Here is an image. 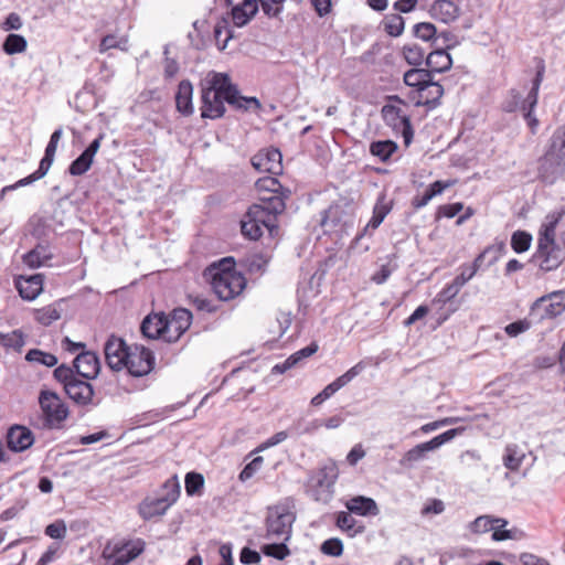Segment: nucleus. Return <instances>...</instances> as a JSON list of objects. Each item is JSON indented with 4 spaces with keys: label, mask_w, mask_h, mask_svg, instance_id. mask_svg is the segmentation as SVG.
<instances>
[{
    "label": "nucleus",
    "mask_w": 565,
    "mask_h": 565,
    "mask_svg": "<svg viewBox=\"0 0 565 565\" xmlns=\"http://www.w3.org/2000/svg\"><path fill=\"white\" fill-rule=\"evenodd\" d=\"M397 148V143L393 140H377L370 145V152L385 162L396 152Z\"/></svg>",
    "instance_id": "obj_37"
},
{
    "label": "nucleus",
    "mask_w": 565,
    "mask_h": 565,
    "mask_svg": "<svg viewBox=\"0 0 565 565\" xmlns=\"http://www.w3.org/2000/svg\"><path fill=\"white\" fill-rule=\"evenodd\" d=\"M25 344L24 334L20 330L10 333H0V345L20 351Z\"/></svg>",
    "instance_id": "obj_44"
},
{
    "label": "nucleus",
    "mask_w": 565,
    "mask_h": 565,
    "mask_svg": "<svg viewBox=\"0 0 565 565\" xmlns=\"http://www.w3.org/2000/svg\"><path fill=\"white\" fill-rule=\"evenodd\" d=\"M170 508L171 505H169L160 495L156 498L147 497L140 502L138 512L143 520H151L156 516L166 514Z\"/></svg>",
    "instance_id": "obj_24"
},
{
    "label": "nucleus",
    "mask_w": 565,
    "mask_h": 565,
    "mask_svg": "<svg viewBox=\"0 0 565 565\" xmlns=\"http://www.w3.org/2000/svg\"><path fill=\"white\" fill-rule=\"evenodd\" d=\"M39 403L47 427L57 428L67 418L68 409L56 393L41 392Z\"/></svg>",
    "instance_id": "obj_8"
},
{
    "label": "nucleus",
    "mask_w": 565,
    "mask_h": 565,
    "mask_svg": "<svg viewBox=\"0 0 565 565\" xmlns=\"http://www.w3.org/2000/svg\"><path fill=\"white\" fill-rule=\"evenodd\" d=\"M435 450L429 441L416 445L409 449L401 459L399 463L404 468H413L415 463L424 460L429 451Z\"/></svg>",
    "instance_id": "obj_33"
},
{
    "label": "nucleus",
    "mask_w": 565,
    "mask_h": 565,
    "mask_svg": "<svg viewBox=\"0 0 565 565\" xmlns=\"http://www.w3.org/2000/svg\"><path fill=\"white\" fill-rule=\"evenodd\" d=\"M339 477V469L333 460H328L318 470L313 471L308 480V493L317 502L328 503L334 494V484Z\"/></svg>",
    "instance_id": "obj_4"
},
{
    "label": "nucleus",
    "mask_w": 565,
    "mask_h": 565,
    "mask_svg": "<svg viewBox=\"0 0 565 565\" xmlns=\"http://www.w3.org/2000/svg\"><path fill=\"white\" fill-rule=\"evenodd\" d=\"M382 116L387 126L402 132L405 142L408 143L413 137L412 125L405 111L395 105H385L382 108Z\"/></svg>",
    "instance_id": "obj_13"
},
{
    "label": "nucleus",
    "mask_w": 565,
    "mask_h": 565,
    "mask_svg": "<svg viewBox=\"0 0 565 565\" xmlns=\"http://www.w3.org/2000/svg\"><path fill=\"white\" fill-rule=\"evenodd\" d=\"M531 243L532 235L526 231H515L511 236V247L518 254L529 250Z\"/></svg>",
    "instance_id": "obj_45"
},
{
    "label": "nucleus",
    "mask_w": 565,
    "mask_h": 565,
    "mask_svg": "<svg viewBox=\"0 0 565 565\" xmlns=\"http://www.w3.org/2000/svg\"><path fill=\"white\" fill-rule=\"evenodd\" d=\"M501 523V526H505L508 521L500 518H492L489 515L478 516L471 524V530L476 533H486L493 531L495 524Z\"/></svg>",
    "instance_id": "obj_40"
},
{
    "label": "nucleus",
    "mask_w": 565,
    "mask_h": 565,
    "mask_svg": "<svg viewBox=\"0 0 565 565\" xmlns=\"http://www.w3.org/2000/svg\"><path fill=\"white\" fill-rule=\"evenodd\" d=\"M258 203L253 204L248 209L250 217L264 225L266 230L273 233L276 230V216L284 212L286 204L281 195H262Z\"/></svg>",
    "instance_id": "obj_6"
},
{
    "label": "nucleus",
    "mask_w": 565,
    "mask_h": 565,
    "mask_svg": "<svg viewBox=\"0 0 565 565\" xmlns=\"http://www.w3.org/2000/svg\"><path fill=\"white\" fill-rule=\"evenodd\" d=\"M264 228V225L254 221V217H250L248 212H246L244 218L241 221L242 234L249 239H258Z\"/></svg>",
    "instance_id": "obj_42"
},
{
    "label": "nucleus",
    "mask_w": 565,
    "mask_h": 565,
    "mask_svg": "<svg viewBox=\"0 0 565 565\" xmlns=\"http://www.w3.org/2000/svg\"><path fill=\"white\" fill-rule=\"evenodd\" d=\"M507 250V245L503 241L495 242L488 246L481 254L477 256L475 262L479 264L481 268L483 263L487 262V266L493 265Z\"/></svg>",
    "instance_id": "obj_35"
},
{
    "label": "nucleus",
    "mask_w": 565,
    "mask_h": 565,
    "mask_svg": "<svg viewBox=\"0 0 565 565\" xmlns=\"http://www.w3.org/2000/svg\"><path fill=\"white\" fill-rule=\"evenodd\" d=\"M318 351V344L316 342H311L308 347L302 348L291 354V362H296L298 365L300 362H302L305 359L311 356Z\"/></svg>",
    "instance_id": "obj_62"
},
{
    "label": "nucleus",
    "mask_w": 565,
    "mask_h": 565,
    "mask_svg": "<svg viewBox=\"0 0 565 565\" xmlns=\"http://www.w3.org/2000/svg\"><path fill=\"white\" fill-rule=\"evenodd\" d=\"M193 86L189 81H181L175 95L177 109L181 114L189 116L193 113L192 105Z\"/></svg>",
    "instance_id": "obj_30"
},
{
    "label": "nucleus",
    "mask_w": 565,
    "mask_h": 565,
    "mask_svg": "<svg viewBox=\"0 0 565 565\" xmlns=\"http://www.w3.org/2000/svg\"><path fill=\"white\" fill-rule=\"evenodd\" d=\"M544 72H545V66H544L543 62L541 61L540 65L537 66L535 77L532 82V87L529 92V102L532 107H536V105H537L539 90H540V86L543 82Z\"/></svg>",
    "instance_id": "obj_50"
},
{
    "label": "nucleus",
    "mask_w": 565,
    "mask_h": 565,
    "mask_svg": "<svg viewBox=\"0 0 565 565\" xmlns=\"http://www.w3.org/2000/svg\"><path fill=\"white\" fill-rule=\"evenodd\" d=\"M364 370L362 362L356 363L354 366L349 369L341 376L337 377L333 382L328 384L319 394L312 397L311 404L313 406L321 405L324 401L329 399L340 388L349 384L354 377H356Z\"/></svg>",
    "instance_id": "obj_16"
},
{
    "label": "nucleus",
    "mask_w": 565,
    "mask_h": 565,
    "mask_svg": "<svg viewBox=\"0 0 565 565\" xmlns=\"http://www.w3.org/2000/svg\"><path fill=\"white\" fill-rule=\"evenodd\" d=\"M429 13L435 20L449 23L458 18L459 8L450 0H437L430 7Z\"/></svg>",
    "instance_id": "obj_25"
},
{
    "label": "nucleus",
    "mask_w": 565,
    "mask_h": 565,
    "mask_svg": "<svg viewBox=\"0 0 565 565\" xmlns=\"http://www.w3.org/2000/svg\"><path fill=\"white\" fill-rule=\"evenodd\" d=\"M54 377L66 387L67 383H72L77 376L74 370L67 365H60L54 370Z\"/></svg>",
    "instance_id": "obj_54"
},
{
    "label": "nucleus",
    "mask_w": 565,
    "mask_h": 565,
    "mask_svg": "<svg viewBox=\"0 0 565 565\" xmlns=\"http://www.w3.org/2000/svg\"><path fill=\"white\" fill-rule=\"evenodd\" d=\"M145 546L141 539L107 542L102 552L100 565H128L143 552Z\"/></svg>",
    "instance_id": "obj_5"
},
{
    "label": "nucleus",
    "mask_w": 565,
    "mask_h": 565,
    "mask_svg": "<svg viewBox=\"0 0 565 565\" xmlns=\"http://www.w3.org/2000/svg\"><path fill=\"white\" fill-rule=\"evenodd\" d=\"M426 64L430 74L433 72L441 73L451 67V56L443 49L430 52L426 57Z\"/></svg>",
    "instance_id": "obj_32"
},
{
    "label": "nucleus",
    "mask_w": 565,
    "mask_h": 565,
    "mask_svg": "<svg viewBox=\"0 0 565 565\" xmlns=\"http://www.w3.org/2000/svg\"><path fill=\"white\" fill-rule=\"evenodd\" d=\"M204 486V477L199 472H189L185 476V491L188 495H200Z\"/></svg>",
    "instance_id": "obj_48"
},
{
    "label": "nucleus",
    "mask_w": 565,
    "mask_h": 565,
    "mask_svg": "<svg viewBox=\"0 0 565 565\" xmlns=\"http://www.w3.org/2000/svg\"><path fill=\"white\" fill-rule=\"evenodd\" d=\"M562 298L561 294L553 292L536 299L531 307L530 316L539 321L559 316L565 310L561 302Z\"/></svg>",
    "instance_id": "obj_12"
},
{
    "label": "nucleus",
    "mask_w": 565,
    "mask_h": 565,
    "mask_svg": "<svg viewBox=\"0 0 565 565\" xmlns=\"http://www.w3.org/2000/svg\"><path fill=\"white\" fill-rule=\"evenodd\" d=\"M255 188L257 192L259 193V196L262 195H281L282 201L285 202V199L289 198L290 190L285 189L277 178L273 177H264L259 178L256 183Z\"/></svg>",
    "instance_id": "obj_28"
},
{
    "label": "nucleus",
    "mask_w": 565,
    "mask_h": 565,
    "mask_svg": "<svg viewBox=\"0 0 565 565\" xmlns=\"http://www.w3.org/2000/svg\"><path fill=\"white\" fill-rule=\"evenodd\" d=\"M154 366L153 353L145 347L134 345L124 367L130 375L141 377L151 372Z\"/></svg>",
    "instance_id": "obj_10"
},
{
    "label": "nucleus",
    "mask_w": 565,
    "mask_h": 565,
    "mask_svg": "<svg viewBox=\"0 0 565 565\" xmlns=\"http://www.w3.org/2000/svg\"><path fill=\"white\" fill-rule=\"evenodd\" d=\"M25 360L31 363L41 364L47 367H53L57 364V358L49 352L39 349H31L25 355Z\"/></svg>",
    "instance_id": "obj_43"
},
{
    "label": "nucleus",
    "mask_w": 565,
    "mask_h": 565,
    "mask_svg": "<svg viewBox=\"0 0 565 565\" xmlns=\"http://www.w3.org/2000/svg\"><path fill=\"white\" fill-rule=\"evenodd\" d=\"M15 287L25 300H34L43 289V276L35 274L29 277H19L15 281Z\"/></svg>",
    "instance_id": "obj_21"
},
{
    "label": "nucleus",
    "mask_w": 565,
    "mask_h": 565,
    "mask_svg": "<svg viewBox=\"0 0 565 565\" xmlns=\"http://www.w3.org/2000/svg\"><path fill=\"white\" fill-rule=\"evenodd\" d=\"M74 369L77 375L86 380L95 379L100 369L99 359L94 352H82L74 360Z\"/></svg>",
    "instance_id": "obj_19"
},
{
    "label": "nucleus",
    "mask_w": 565,
    "mask_h": 565,
    "mask_svg": "<svg viewBox=\"0 0 565 565\" xmlns=\"http://www.w3.org/2000/svg\"><path fill=\"white\" fill-rule=\"evenodd\" d=\"M201 116L202 118L218 119L225 114L226 102L236 109L249 110L260 108L256 97L242 96L237 86L232 84L228 74L210 72L201 81Z\"/></svg>",
    "instance_id": "obj_1"
},
{
    "label": "nucleus",
    "mask_w": 565,
    "mask_h": 565,
    "mask_svg": "<svg viewBox=\"0 0 565 565\" xmlns=\"http://www.w3.org/2000/svg\"><path fill=\"white\" fill-rule=\"evenodd\" d=\"M392 210V202L386 199L385 193H381L377 196L376 203L373 207L374 214H380L384 217L391 212Z\"/></svg>",
    "instance_id": "obj_63"
},
{
    "label": "nucleus",
    "mask_w": 565,
    "mask_h": 565,
    "mask_svg": "<svg viewBox=\"0 0 565 565\" xmlns=\"http://www.w3.org/2000/svg\"><path fill=\"white\" fill-rule=\"evenodd\" d=\"M565 163H559L556 158L548 156V151L539 159L537 178L545 184H553L562 174Z\"/></svg>",
    "instance_id": "obj_18"
},
{
    "label": "nucleus",
    "mask_w": 565,
    "mask_h": 565,
    "mask_svg": "<svg viewBox=\"0 0 565 565\" xmlns=\"http://www.w3.org/2000/svg\"><path fill=\"white\" fill-rule=\"evenodd\" d=\"M264 462L263 457L254 458L249 463H247L244 469L239 473V480L246 481L254 477V475L259 471Z\"/></svg>",
    "instance_id": "obj_56"
},
{
    "label": "nucleus",
    "mask_w": 565,
    "mask_h": 565,
    "mask_svg": "<svg viewBox=\"0 0 565 565\" xmlns=\"http://www.w3.org/2000/svg\"><path fill=\"white\" fill-rule=\"evenodd\" d=\"M282 156L276 148L258 151L252 157V166L258 172H267L271 175H278L282 172Z\"/></svg>",
    "instance_id": "obj_15"
},
{
    "label": "nucleus",
    "mask_w": 565,
    "mask_h": 565,
    "mask_svg": "<svg viewBox=\"0 0 565 565\" xmlns=\"http://www.w3.org/2000/svg\"><path fill=\"white\" fill-rule=\"evenodd\" d=\"M258 11L256 0H244L231 10V18L235 26L242 28L246 25Z\"/></svg>",
    "instance_id": "obj_26"
},
{
    "label": "nucleus",
    "mask_w": 565,
    "mask_h": 565,
    "mask_svg": "<svg viewBox=\"0 0 565 565\" xmlns=\"http://www.w3.org/2000/svg\"><path fill=\"white\" fill-rule=\"evenodd\" d=\"M167 324H164V313L148 315L141 322L140 330L143 337L148 339L161 338L164 340Z\"/></svg>",
    "instance_id": "obj_23"
},
{
    "label": "nucleus",
    "mask_w": 565,
    "mask_h": 565,
    "mask_svg": "<svg viewBox=\"0 0 565 565\" xmlns=\"http://www.w3.org/2000/svg\"><path fill=\"white\" fill-rule=\"evenodd\" d=\"M104 136L99 135L96 139H94L89 146L70 164L68 172L71 175L77 177L86 173L92 164L95 154L100 148V143Z\"/></svg>",
    "instance_id": "obj_17"
},
{
    "label": "nucleus",
    "mask_w": 565,
    "mask_h": 565,
    "mask_svg": "<svg viewBox=\"0 0 565 565\" xmlns=\"http://www.w3.org/2000/svg\"><path fill=\"white\" fill-rule=\"evenodd\" d=\"M131 347H128L121 338L110 335L105 343L104 352L108 366L119 371L129 358Z\"/></svg>",
    "instance_id": "obj_14"
},
{
    "label": "nucleus",
    "mask_w": 565,
    "mask_h": 565,
    "mask_svg": "<svg viewBox=\"0 0 565 565\" xmlns=\"http://www.w3.org/2000/svg\"><path fill=\"white\" fill-rule=\"evenodd\" d=\"M565 260V250L557 243H537L532 262L543 271L557 269Z\"/></svg>",
    "instance_id": "obj_9"
},
{
    "label": "nucleus",
    "mask_w": 565,
    "mask_h": 565,
    "mask_svg": "<svg viewBox=\"0 0 565 565\" xmlns=\"http://www.w3.org/2000/svg\"><path fill=\"white\" fill-rule=\"evenodd\" d=\"M420 92L425 93V104L433 107L439 105V99L444 95L443 86L439 83L434 82L433 78L429 81V84H427V87Z\"/></svg>",
    "instance_id": "obj_46"
},
{
    "label": "nucleus",
    "mask_w": 565,
    "mask_h": 565,
    "mask_svg": "<svg viewBox=\"0 0 565 565\" xmlns=\"http://www.w3.org/2000/svg\"><path fill=\"white\" fill-rule=\"evenodd\" d=\"M480 269L475 260L471 266H463L461 273L452 280L460 289L477 274Z\"/></svg>",
    "instance_id": "obj_53"
},
{
    "label": "nucleus",
    "mask_w": 565,
    "mask_h": 565,
    "mask_svg": "<svg viewBox=\"0 0 565 565\" xmlns=\"http://www.w3.org/2000/svg\"><path fill=\"white\" fill-rule=\"evenodd\" d=\"M403 53L406 62L411 65H420L425 56L424 50L417 45L405 46Z\"/></svg>",
    "instance_id": "obj_52"
},
{
    "label": "nucleus",
    "mask_w": 565,
    "mask_h": 565,
    "mask_svg": "<svg viewBox=\"0 0 565 565\" xmlns=\"http://www.w3.org/2000/svg\"><path fill=\"white\" fill-rule=\"evenodd\" d=\"M519 562L521 565H551L546 559L531 553H522Z\"/></svg>",
    "instance_id": "obj_64"
},
{
    "label": "nucleus",
    "mask_w": 565,
    "mask_h": 565,
    "mask_svg": "<svg viewBox=\"0 0 565 565\" xmlns=\"http://www.w3.org/2000/svg\"><path fill=\"white\" fill-rule=\"evenodd\" d=\"M295 521L296 511L290 499H286L267 509L265 533L262 537L270 543L260 546L264 555L282 561L291 554L287 543L291 539Z\"/></svg>",
    "instance_id": "obj_2"
},
{
    "label": "nucleus",
    "mask_w": 565,
    "mask_h": 565,
    "mask_svg": "<svg viewBox=\"0 0 565 565\" xmlns=\"http://www.w3.org/2000/svg\"><path fill=\"white\" fill-rule=\"evenodd\" d=\"M277 329L271 330L274 338H280L289 329L291 324L290 313L281 312L276 320Z\"/></svg>",
    "instance_id": "obj_59"
},
{
    "label": "nucleus",
    "mask_w": 565,
    "mask_h": 565,
    "mask_svg": "<svg viewBox=\"0 0 565 565\" xmlns=\"http://www.w3.org/2000/svg\"><path fill=\"white\" fill-rule=\"evenodd\" d=\"M22 25H23V23H22L21 17L15 12H11L8 14L6 20L3 22H1L0 28L3 31H11V30H20L22 28Z\"/></svg>",
    "instance_id": "obj_61"
},
{
    "label": "nucleus",
    "mask_w": 565,
    "mask_h": 565,
    "mask_svg": "<svg viewBox=\"0 0 565 565\" xmlns=\"http://www.w3.org/2000/svg\"><path fill=\"white\" fill-rule=\"evenodd\" d=\"M126 44H127L126 39L117 40V38L115 35L108 34L102 39L100 45H99V51L106 52V51H108L110 49H115V47H119V49L124 50Z\"/></svg>",
    "instance_id": "obj_58"
},
{
    "label": "nucleus",
    "mask_w": 565,
    "mask_h": 565,
    "mask_svg": "<svg viewBox=\"0 0 565 565\" xmlns=\"http://www.w3.org/2000/svg\"><path fill=\"white\" fill-rule=\"evenodd\" d=\"M28 47L26 39L21 34L10 33L2 43V50L8 55L23 53Z\"/></svg>",
    "instance_id": "obj_39"
},
{
    "label": "nucleus",
    "mask_w": 565,
    "mask_h": 565,
    "mask_svg": "<svg viewBox=\"0 0 565 565\" xmlns=\"http://www.w3.org/2000/svg\"><path fill=\"white\" fill-rule=\"evenodd\" d=\"M384 30L391 36H399L404 31V20L399 14H390L384 19Z\"/></svg>",
    "instance_id": "obj_49"
},
{
    "label": "nucleus",
    "mask_w": 565,
    "mask_h": 565,
    "mask_svg": "<svg viewBox=\"0 0 565 565\" xmlns=\"http://www.w3.org/2000/svg\"><path fill=\"white\" fill-rule=\"evenodd\" d=\"M436 33V28L434 24L428 22H422L414 25V34L416 38L422 39L424 41H429Z\"/></svg>",
    "instance_id": "obj_55"
},
{
    "label": "nucleus",
    "mask_w": 565,
    "mask_h": 565,
    "mask_svg": "<svg viewBox=\"0 0 565 565\" xmlns=\"http://www.w3.org/2000/svg\"><path fill=\"white\" fill-rule=\"evenodd\" d=\"M53 258V252L47 244H38L23 255V263L31 268L46 266Z\"/></svg>",
    "instance_id": "obj_27"
},
{
    "label": "nucleus",
    "mask_w": 565,
    "mask_h": 565,
    "mask_svg": "<svg viewBox=\"0 0 565 565\" xmlns=\"http://www.w3.org/2000/svg\"><path fill=\"white\" fill-rule=\"evenodd\" d=\"M531 328V322L527 320H518L512 323H509L504 331L509 337H516Z\"/></svg>",
    "instance_id": "obj_60"
},
{
    "label": "nucleus",
    "mask_w": 565,
    "mask_h": 565,
    "mask_svg": "<svg viewBox=\"0 0 565 565\" xmlns=\"http://www.w3.org/2000/svg\"><path fill=\"white\" fill-rule=\"evenodd\" d=\"M181 493V486L177 476L169 478L161 487L159 495L164 499L169 505H173Z\"/></svg>",
    "instance_id": "obj_38"
},
{
    "label": "nucleus",
    "mask_w": 565,
    "mask_h": 565,
    "mask_svg": "<svg viewBox=\"0 0 565 565\" xmlns=\"http://www.w3.org/2000/svg\"><path fill=\"white\" fill-rule=\"evenodd\" d=\"M525 457V452L522 451L518 445L509 444L504 449L503 465L505 468L516 471L521 467Z\"/></svg>",
    "instance_id": "obj_36"
},
{
    "label": "nucleus",
    "mask_w": 565,
    "mask_h": 565,
    "mask_svg": "<svg viewBox=\"0 0 565 565\" xmlns=\"http://www.w3.org/2000/svg\"><path fill=\"white\" fill-rule=\"evenodd\" d=\"M214 36L221 50H224L230 39H232V31L228 29V20L222 18L214 28Z\"/></svg>",
    "instance_id": "obj_47"
},
{
    "label": "nucleus",
    "mask_w": 565,
    "mask_h": 565,
    "mask_svg": "<svg viewBox=\"0 0 565 565\" xmlns=\"http://www.w3.org/2000/svg\"><path fill=\"white\" fill-rule=\"evenodd\" d=\"M44 532L51 539L62 540L66 535V524L62 520L55 521L49 524Z\"/></svg>",
    "instance_id": "obj_57"
},
{
    "label": "nucleus",
    "mask_w": 565,
    "mask_h": 565,
    "mask_svg": "<svg viewBox=\"0 0 565 565\" xmlns=\"http://www.w3.org/2000/svg\"><path fill=\"white\" fill-rule=\"evenodd\" d=\"M7 443L11 450L20 452L33 445L34 437L29 428L24 426H13L8 431Z\"/></svg>",
    "instance_id": "obj_20"
},
{
    "label": "nucleus",
    "mask_w": 565,
    "mask_h": 565,
    "mask_svg": "<svg viewBox=\"0 0 565 565\" xmlns=\"http://www.w3.org/2000/svg\"><path fill=\"white\" fill-rule=\"evenodd\" d=\"M34 318L39 323L43 326H50L52 322L61 318V310L57 307V303L49 305L46 307L36 309L34 311Z\"/></svg>",
    "instance_id": "obj_41"
},
{
    "label": "nucleus",
    "mask_w": 565,
    "mask_h": 565,
    "mask_svg": "<svg viewBox=\"0 0 565 565\" xmlns=\"http://www.w3.org/2000/svg\"><path fill=\"white\" fill-rule=\"evenodd\" d=\"M345 507L351 513H355L359 515H377L380 510L377 508L376 502L372 498L358 495L354 498H351L347 503Z\"/></svg>",
    "instance_id": "obj_29"
},
{
    "label": "nucleus",
    "mask_w": 565,
    "mask_h": 565,
    "mask_svg": "<svg viewBox=\"0 0 565 565\" xmlns=\"http://www.w3.org/2000/svg\"><path fill=\"white\" fill-rule=\"evenodd\" d=\"M431 78L430 72L424 68H411L404 74V83L419 92L427 87Z\"/></svg>",
    "instance_id": "obj_34"
},
{
    "label": "nucleus",
    "mask_w": 565,
    "mask_h": 565,
    "mask_svg": "<svg viewBox=\"0 0 565 565\" xmlns=\"http://www.w3.org/2000/svg\"><path fill=\"white\" fill-rule=\"evenodd\" d=\"M64 390L67 396L78 405H87L93 399V386L78 377L72 383H67Z\"/></svg>",
    "instance_id": "obj_22"
},
{
    "label": "nucleus",
    "mask_w": 565,
    "mask_h": 565,
    "mask_svg": "<svg viewBox=\"0 0 565 565\" xmlns=\"http://www.w3.org/2000/svg\"><path fill=\"white\" fill-rule=\"evenodd\" d=\"M191 323L192 313L188 309L177 308L169 316L164 315V324H167L164 341L169 343L178 341Z\"/></svg>",
    "instance_id": "obj_11"
},
{
    "label": "nucleus",
    "mask_w": 565,
    "mask_h": 565,
    "mask_svg": "<svg viewBox=\"0 0 565 565\" xmlns=\"http://www.w3.org/2000/svg\"><path fill=\"white\" fill-rule=\"evenodd\" d=\"M320 550L326 555L339 557L343 553V543L337 537L328 539L321 544Z\"/></svg>",
    "instance_id": "obj_51"
},
{
    "label": "nucleus",
    "mask_w": 565,
    "mask_h": 565,
    "mask_svg": "<svg viewBox=\"0 0 565 565\" xmlns=\"http://www.w3.org/2000/svg\"><path fill=\"white\" fill-rule=\"evenodd\" d=\"M548 156H553L559 163H565V124L555 129L550 138Z\"/></svg>",
    "instance_id": "obj_31"
},
{
    "label": "nucleus",
    "mask_w": 565,
    "mask_h": 565,
    "mask_svg": "<svg viewBox=\"0 0 565 565\" xmlns=\"http://www.w3.org/2000/svg\"><path fill=\"white\" fill-rule=\"evenodd\" d=\"M234 265L232 257H225L211 264L204 270V277L210 280L211 287L220 300L234 299L246 286L245 277L234 269Z\"/></svg>",
    "instance_id": "obj_3"
},
{
    "label": "nucleus",
    "mask_w": 565,
    "mask_h": 565,
    "mask_svg": "<svg viewBox=\"0 0 565 565\" xmlns=\"http://www.w3.org/2000/svg\"><path fill=\"white\" fill-rule=\"evenodd\" d=\"M62 128L54 130V132L51 135L50 141L45 148L44 157L41 159L38 170L32 174L19 180L14 184L4 186L1 191V194H4L7 191L15 190L20 186L29 185L34 181L42 179L49 172L54 161L57 145L62 138Z\"/></svg>",
    "instance_id": "obj_7"
}]
</instances>
